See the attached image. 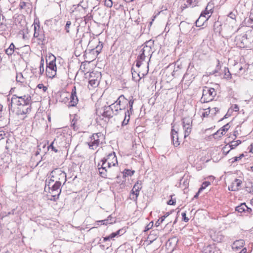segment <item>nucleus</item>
<instances>
[{
	"mask_svg": "<svg viewBox=\"0 0 253 253\" xmlns=\"http://www.w3.org/2000/svg\"><path fill=\"white\" fill-rule=\"evenodd\" d=\"M124 102L126 103L127 100L124 95H121L115 103L109 106L104 107L102 116L104 117L111 118L114 115H117L120 111L125 109V107L123 108L121 107V102Z\"/></svg>",
	"mask_w": 253,
	"mask_h": 253,
	"instance_id": "f257e3e1",
	"label": "nucleus"
},
{
	"mask_svg": "<svg viewBox=\"0 0 253 253\" xmlns=\"http://www.w3.org/2000/svg\"><path fill=\"white\" fill-rule=\"evenodd\" d=\"M101 163V167L98 168V171L101 177H106L108 169L112 166H115L118 164L115 152L109 154L106 158L102 159Z\"/></svg>",
	"mask_w": 253,
	"mask_h": 253,
	"instance_id": "f03ea898",
	"label": "nucleus"
},
{
	"mask_svg": "<svg viewBox=\"0 0 253 253\" xmlns=\"http://www.w3.org/2000/svg\"><path fill=\"white\" fill-rule=\"evenodd\" d=\"M216 95V91L213 88L204 86L203 89V95L200 99L202 103H207L214 99Z\"/></svg>",
	"mask_w": 253,
	"mask_h": 253,
	"instance_id": "7ed1b4c3",
	"label": "nucleus"
},
{
	"mask_svg": "<svg viewBox=\"0 0 253 253\" xmlns=\"http://www.w3.org/2000/svg\"><path fill=\"white\" fill-rule=\"evenodd\" d=\"M50 176L51 178L49 180L51 182L59 181L61 183L63 182L64 184L66 181V173L60 169L53 170L50 173Z\"/></svg>",
	"mask_w": 253,
	"mask_h": 253,
	"instance_id": "20e7f679",
	"label": "nucleus"
},
{
	"mask_svg": "<svg viewBox=\"0 0 253 253\" xmlns=\"http://www.w3.org/2000/svg\"><path fill=\"white\" fill-rule=\"evenodd\" d=\"M90 141L88 143L89 147L94 150L99 146L100 144L102 143V141L104 139L103 134L101 132L93 134L90 137Z\"/></svg>",
	"mask_w": 253,
	"mask_h": 253,
	"instance_id": "39448f33",
	"label": "nucleus"
},
{
	"mask_svg": "<svg viewBox=\"0 0 253 253\" xmlns=\"http://www.w3.org/2000/svg\"><path fill=\"white\" fill-rule=\"evenodd\" d=\"M46 74L47 77L50 78H54L56 75L57 70L56 57L53 55L49 63H47V60H46Z\"/></svg>",
	"mask_w": 253,
	"mask_h": 253,
	"instance_id": "423d86ee",
	"label": "nucleus"
},
{
	"mask_svg": "<svg viewBox=\"0 0 253 253\" xmlns=\"http://www.w3.org/2000/svg\"><path fill=\"white\" fill-rule=\"evenodd\" d=\"M13 101H14L13 103L14 104L17 105V108H18V107L20 108V106L23 107V106L31 105L33 102L31 97L29 94L24 95L20 96L16 95V99Z\"/></svg>",
	"mask_w": 253,
	"mask_h": 253,
	"instance_id": "0eeeda50",
	"label": "nucleus"
},
{
	"mask_svg": "<svg viewBox=\"0 0 253 253\" xmlns=\"http://www.w3.org/2000/svg\"><path fill=\"white\" fill-rule=\"evenodd\" d=\"M151 41H148L145 43L143 48L140 51V55L138 56L139 59L144 60L145 57L149 56H150V58H151L153 53L151 51Z\"/></svg>",
	"mask_w": 253,
	"mask_h": 253,
	"instance_id": "6e6552de",
	"label": "nucleus"
},
{
	"mask_svg": "<svg viewBox=\"0 0 253 253\" xmlns=\"http://www.w3.org/2000/svg\"><path fill=\"white\" fill-rule=\"evenodd\" d=\"M101 73L98 72H92L89 75V84L93 87L97 86L101 78Z\"/></svg>",
	"mask_w": 253,
	"mask_h": 253,
	"instance_id": "1a4fd4ad",
	"label": "nucleus"
},
{
	"mask_svg": "<svg viewBox=\"0 0 253 253\" xmlns=\"http://www.w3.org/2000/svg\"><path fill=\"white\" fill-rule=\"evenodd\" d=\"M34 31V37L37 38L38 40L41 42L42 44H44L47 42V41L44 34V32L40 29L39 25L37 26L35 25Z\"/></svg>",
	"mask_w": 253,
	"mask_h": 253,
	"instance_id": "9d476101",
	"label": "nucleus"
},
{
	"mask_svg": "<svg viewBox=\"0 0 253 253\" xmlns=\"http://www.w3.org/2000/svg\"><path fill=\"white\" fill-rule=\"evenodd\" d=\"M53 182H51L49 180L47 184L50 189L49 193L51 194H57L60 190V187H61V183L59 181H56L52 185L51 183Z\"/></svg>",
	"mask_w": 253,
	"mask_h": 253,
	"instance_id": "9b49d317",
	"label": "nucleus"
},
{
	"mask_svg": "<svg viewBox=\"0 0 253 253\" xmlns=\"http://www.w3.org/2000/svg\"><path fill=\"white\" fill-rule=\"evenodd\" d=\"M172 128L170 131L171 139L174 147H177L180 144V142L178 141V132L174 128V125L172 123L171 124Z\"/></svg>",
	"mask_w": 253,
	"mask_h": 253,
	"instance_id": "f8f14e48",
	"label": "nucleus"
},
{
	"mask_svg": "<svg viewBox=\"0 0 253 253\" xmlns=\"http://www.w3.org/2000/svg\"><path fill=\"white\" fill-rule=\"evenodd\" d=\"M78 101L79 100L77 96L76 87L75 86H74L72 89L71 93L70 95V106H76L78 102Z\"/></svg>",
	"mask_w": 253,
	"mask_h": 253,
	"instance_id": "ddd939ff",
	"label": "nucleus"
},
{
	"mask_svg": "<svg viewBox=\"0 0 253 253\" xmlns=\"http://www.w3.org/2000/svg\"><path fill=\"white\" fill-rule=\"evenodd\" d=\"M210 236L213 241L217 243L221 242L223 239V236L219 232L211 231Z\"/></svg>",
	"mask_w": 253,
	"mask_h": 253,
	"instance_id": "4468645a",
	"label": "nucleus"
},
{
	"mask_svg": "<svg viewBox=\"0 0 253 253\" xmlns=\"http://www.w3.org/2000/svg\"><path fill=\"white\" fill-rule=\"evenodd\" d=\"M242 182L240 179H235L232 183V184L228 187V189L230 191H236L239 189Z\"/></svg>",
	"mask_w": 253,
	"mask_h": 253,
	"instance_id": "2eb2a0df",
	"label": "nucleus"
},
{
	"mask_svg": "<svg viewBox=\"0 0 253 253\" xmlns=\"http://www.w3.org/2000/svg\"><path fill=\"white\" fill-rule=\"evenodd\" d=\"M17 114L18 115L28 114L31 112V105H29L28 106H23V107L20 106V108L18 107V108H17Z\"/></svg>",
	"mask_w": 253,
	"mask_h": 253,
	"instance_id": "dca6fc26",
	"label": "nucleus"
},
{
	"mask_svg": "<svg viewBox=\"0 0 253 253\" xmlns=\"http://www.w3.org/2000/svg\"><path fill=\"white\" fill-rule=\"evenodd\" d=\"M93 42L98 43V44L95 46V48L90 49L91 52L93 54L96 53V54L97 55L101 52L103 47V44L100 41H94Z\"/></svg>",
	"mask_w": 253,
	"mask_h": 253,
	"instance_id": "f3484780",
	"label": "nucleus"
},
{
	"mask_svg": "<svg viewBox=\"0 0 253 253\" xmlns=\"http://www.w3.org/2000/svg\"><path fill=\"white\" fill-rule=\"evenodd\" d=\"M16 99V95H12L11 100L10 101L9 98H7V100L9 102L8 104V107L9 109V111H11L12 112H14L15 111V109H17V105L14 104L13 102L14 101L13 100H15Z\"/></svg>",
	"mask_w": 253,
	"mask_h": 253,
	"instance_id": "a211bd4d",
	"label": "nucleus"
},
{
	"mask_svg": "<svg viewBox=\"0 0 253 253\" xmlns=\"http://www.w3.org/2000/svg\"><path fill=\"white\" fill-rule=\"evenodd\" d=\"M208 20V17L204 15V14H201L199 18L196 21L195 24L197 27L204 26L205 22Z\"/></svg>",
	"mask_w": 253,
	"mask_h": 253,
	"instance_id": "6ab92c4d",
	"label": "nucleus"
},
{
	"mask_svg": "<svg viewBox=\"0 0 253 253\" xmlns=\"http://www.w3.org/2000/svg\"><path fill=\"white\" fill-rule=\"evenodd\" d=\"M212 8L213 6L212 4L208 3L205 10L202 12L201 14H204V15L208 17L209 19L213 12Z\"/></svg>",
	"mask_w": 253,
	"mask_h": 253,
	"instance_id": "aec40b11",
	"label": "nucleus"
},
{
	"mask_svg": "<svg viewBox=\"0 0 253 253\" xmlns=\"http://www.w3.org/2000/svg\"><path fill=\"white\" fill-rule=\"evenodd\" d=\"M15 48L14 44L13 43H11L8 48L5 50V52L7 55L11 56L14 53V49Z\"/></svg>",
	"mask_w": 253,
	"mask_h": 253,
	"instance_id": "412c9836",
	"label": "nucleus"
},
{
	"mask_svg": "<svg viewBox=\"0 0 253 253\" xmlns=\"http://www.w3.org/2000/svg\"><path fill=\"white\" fill-rule=\"evenodd\" d=\"M244 245V241L243 240H237L233 243V249H235L238 250V249H240L241 247H243Z\"/></svg>",
	"mask_w": 253,
	"mask_h": 253,
	"instance_id": "4be33fe9",
	"label": "nucleus"
},
{
	"mask_svg": "<svg viewBox=\"0 0 253 253\" xmlns=\"http://www.w3.org/2000/svg\"><path fill=\"white\" fill-rule=\"evenodd\" d=\"M248 207L245 203L241 204L236 208V211L240 213L246 211Z\"/></svg>",
	"mask_w": 253,
	"mask_h": 253,
	"instance_id": "5701e85b",
	"label": "nucleus"
},
{
	"mask_svg": "<svg viewBox=\"0 0 253 253\" xmlns=\"http://www.w3.org/2000/svg\"><path fill=\"white\" fill-rule=\"evenodd\" d=\"M204 253H214V247L212 245H208L203 249Z\"/></svg>",
	"mask_w": 253,
	"mask_h": 253,
	"instance_id": "b1692460",
	"label": "nucleus"
},
{
	"mask_svg": "<svg viewBox=\"0 0 253 253\" xmlns=\"http://www.w3.org/2000/svg\"><path fill=\"white\" fill-rule=\"evenodd\" d=\"M125 116L122 122V126L126 125L128 124L130 119V113H129V111H126L125 113Z\"/></svg>",
	"mask_w": 253,
	"mask_h": 253,
	"instance_id": "393cba45",
	"label": "nucleus"
},
{
	"mask_svg": "<svg viewBox=\"0 0 253 253\" xmlns=\"http://www.w3.org/2000/svg\"><path fill=\"white\" fill-rule=\"evenodd\" d=\"M192 126L183 125V129H184V137L188 136L191 131Z\"/></svg>",
	"mask_w": 253,
	"mask_h": 253,
	"instance_id": "a878e982",
	"label": "nucleus"
},
{
	"mask_svg": "<svg viewBox=\"0 0 253 253\" xmlns=\"http://www.w3.org/2000/svg\"><path fill=\"white\" fill-rule=\"evenodd\" d=\"M79 119L80 117L78 116V115L77 114L74 115V118L72 121V125L74 126V129L76 126L78 125V121L79 120Z\"/></svg>",
	"mask_w": 253,
	"mask_h": 253,
	"instance_id": "bb28decb",
	"label": "nucleus"
},
{
	"mask_svg": "<svg viewBox=\"0 0 253 253\" xmlns=\"http://www.w3.org/2000/svg\"><path fill=\"white\" fill-rule=\"evenodd\" d=\"M112 217L111 215L109 216L107 219L99 220L98 221L99 222H100L101 224L102 225H107L108 224H112L113 223V221H111Z\"/></svg>",
	"mask_w": 253,
	"mask_h": 253,
	"instance_id": "cd10ccee",
	"label": "nucleus"
},
{
	"mask_svg": "<svg viewBox=\"0 0 253 253\" xmlns=\"http://www.w3.org/2000/svg\"><path fill=\"white\" fill-rule=\"evenodd\" d=\"M126 100H127L126 99ZM124 103H125V102H123ZM133 103H134V100L131 99H130L128 101V100H127V102L126 103V104H127V105H128V107H129V110H127L126 111H129V113H131L133 111Z\"/></svg>",
	"mask_w": 253,
	"mask_h": 253,
	"instance_id": "c85d7f7f",
	"label": "nucleus"
},
{
	"mask_svg": "<svg viewBox=\"0 0 253 253\" xmlns=\"http://www.w3.org/2000/svg\"><path fill=\"white\" fill-rule=\"evenodd\" d=\"M141 182L137 181L133 186V190H135V192H139V191L142 189Z\"/></svg>",
	"mask_w": 253,
	"mask_h": 253,
	"instance_id": "c756f323",
	"label": "nucleus"
},
{
	"mask_svg": "<svg viewBox=\"0 0 253 253\" xmlns=\"http://www.w3.org/2000/svg\"><path fill=\"white\" fill-rule=\"evenodd\" d=\"M157 232H158V231H151V232L150 233L148 236V238L152 240V241L155 240L158 236Z\"/></svg>",
	"mask_w": 253,
	"mask_h": 253,
	"instance_id": "7c9ffc66",
	"label": "nucleus"
},
{
	"mask_svg": "<svg viewBox=\"0 0 253 253\" xmlns=\"http://www.w3.org/2000/svg\"><path fill=\"white\" fill-rule=\"evenodd\" d=\"M192 121L189 118H185L183 119V125L192 126Z\"/></svg>",
	"mask_w": 253,
	"mask_h": 253,
	"instance_id": "2f4dec72",
	"label": "nucleus"
},
{
	"mask_svg": "<svg viewBox=\"0 0 253 253\" xmlns=\"http://www.w3.org/2000/svg\"><path fill=\"white\" fill-rule=\"evenodd\" d=\"M200 1V0H187V2L192 7H194L198 5Z\"/></svg>",
	"mask_w": 253,
	"mask_h": 253,
	"instance_id": "473e14b6",
	"label": "nucleus"
},
{
	"mask_svg": "<svg viewBox=\"0 0 253 253\" xmlns=\"http://www.w3.org/2000/svg\"><path fill=\"white\" fill-rule=\"evenodd\" d=\"M134 173V170H131L130 169H125L123 172V176L126 177L127 176H131Z\"/></svg>",
	"mask_w": 253,
	"mask_h": 253,
	"instance_id": "72a5a7b5",
	"label": "nucleus"
},
{
	"mask_svg": "<svg viewBox=\"0 0 253 253\" xmlns=\"http://www.w3.org/2000/svg\"><path fill=\"white\" fill-rule=\"evenodd\" d=\"M224 78L227 80L231 78V74L228 68H224Z\"/></svg>",
	"mask_w": 253,
	"mask_h": 253,
	"instance_id": "f704fd0d",
	"label": "nucleus"
},
{
	"mask_svg": "<svg viewBox=\"0 0 253 253\" xmlns=\"http://www.w3.org/2000/svg\"><path fill=\"white\" fill-rule=\"evenodd\" d=\"M241 44L239 45L240 47H244L246 44V41L247 40V35L245 34L241 38Z\"/></svg>",
	"mask_w": 253,
	"mask_h": 253,
	"instance_id": "c9c22d12",
	"label": "nucleus"
},
{
	"mask_svg": "<svg viewBox=\"0 0 253 253\" xmlns=\"http://www.w3.org/2000/svg\"><path fill=\"white\" fill-rule=\"evenodd\" d=\"M211 183L209 181H205L203 182L201 187L199 189V192H201L203 189L207 187Z\"/></svg>",
	"mask_w": 253,
	"mask_h": 253,
	"instance_id": "e433bc0d",
	"label": "nucleus"
},
{
	"mask_svg": "<svg viewBox=\"0 0 253 253\" xmlns=\"http://www.w3.org/2000/svg\"><path fill=\"white\" fill-rule=\"evenodd\" d=\"M61 192V190H60L57 194H53L54 195H52V198L50 200L54 202L56 201L59 198Z\"/></svg>",
	"mask_w": 253,
	"mask_h": 253,
	"instance_id": "4c0bfd02",
	"label": "nucleus"
},
{
	"mask_svg": "<svg viewBox=\"0 0 253 253\" xmlns=\"http://www.w3.org/2000/svg\"><path fill=\"white\" fill-rule=\"evenodd\" d=\"M139 194V192H135V194H130L129 198L131 200L136 202L137 199V197Z\"/></svg>",
	"mask_w": 253,
	"mask_h": 253,
	"instance_id": "58836bf2",
	"label": "nucleus"
},
{
	"mask_svg": "<svg viewBox=\"0 0 253 253\" xmlns=\"http://www.w3.org/2000/svg\"><path fill=\"white\" fill-rule=\"evenodd\" d=\"M229 128H230V125L229 124H227L225 125H224L222 127V129L221 130V134L222 135H224V132L227 131L229 129Z\"/></svg>",
	"mask_w": 253,
	"mask_h": 253,
	"instance_id": "ea45409f",
	"label": "nucleus"
},
{
	"mask_svg": "<svg viewBox=\"0 0 253 253\" xmlns=\"http://www.w3.org/2000/svg\"><path fill=\"white\" fill-rule=\"evenodd\" d=\"M16 81L18 82H20L21 83L24 82V79L23 77V75L21 73L17 74L16 76Z\"/></svg>",
	"mask_w": 253,
	"mask_h": 253,
	"instance_id": "a19ab883",
	"label": "nucleus"
},
{
	"mask_svg": "<svg viewBox=\"0 0 253 253\" xmlns=\"http://www.w3.org/2000/svg\"><path fill=\"white\" fill-rule=\"evenodd\" d=\"M220 110V108L218 107H214L210 110L211 112V114L212 115H216V113H217Z\"/></svg>",
	"mask_w": 253,
	"mask_h": 253,
	"instance_id": "79ce46f5",
	"label": "nucleus"
},
{
	"mask_svg": "<svg viewBox=\"0 0 253 253\" xmlns=\"http://www.w3.org/2000/svg\"><path fill=\"white\" fill-rule=\"evenodd\" d=\"M104 4L108 7H111L113 5V2L112 0H105Z\"/></svg>",
	"mask_w": 253,
	"mask_h": 253,
	"instance_id": "37998d69",
	"label": "nucleus"
},
{
	"mask_svg": "<svg viewBox=\"0 0 253 253\" xmlns=\"http://www.w3.org/2000/svg\"><path fill=\"white\" fill-rule=\"evenodd\" d=\"M236 16L235 13L232 12H230L228 15V17L231 18L234 22L236 21Z\"/></svg>",
	"mask_w": 253,
	"mask_h": 253,
	"instance_id": "c03bdc74",
	"label": "nucleus"
},
{
	"mask_svg": "<svg viewBox=\"0 0 253 253\" xmlns=\"http://www.w3.org/2000/svg\"><path fill=\"white\" fill-rule=\"evenodd\" d=\"M71 25V21H68L66 22V25L65 27V29L66 30V33H69V32H70L69 29H70V27Z\"/></svg>",
	"mask_w": 253,
	"mask_h": 253,
	"instance_id": "a18cd8bd",
	"label": "nucleus"
},
{
	"mask_svg": "<svg viewBox=\"0 0 253 253\" xmlns=\"http://www.w3.org/2000/svg\"><path fill=\"white\" fill-rule=\"evenodd\" d=\"M37 87L39 89H42L44 92H45L47 89V87L46 86H44L42 84H39Z\"/></svg>",
	"mask_w": 253,
	"mask_h": 253,
	"instance_id": "49530a36",
	"label": "nucleus"
},
{
	"mask_svg": "<svg viewBox=\"0 0 253 253\" xmlns=\"http://www.w3.org/2000/svg\"><path fill=\"white\" fill-rule=\"evenodd\" d=\"M238 145V144L236 143L235 141H232L231 142V144L229 145V147H230V149H233L236 148Z\"/></svg>",
	"mask_w": 253,
	"mask_h": 253,
	"instance_id": "de8ad7c7",
	"label": "nucleus"
},
{
	"mask_svg": "<svg viewBox=\"0 0 253 253\" xmlns=\"http://www.w3.org/2000/svg\"><path fill=\"white\" fill-rule=\"evenodd\" d=\"M182 217V220L185 221V222H188L189 219L186 217V212H183L181 214Z\"/></svg>",
	"mask_w": 253,
	"mask_h": 253,
	"instance_id": "09e8293b",
	"label": "nucleus"
},
{
	"mask_svg": "<svg viewBox=\"0 0 253 253\" xmlns=\"http://www.w3.org/2000/svg\"><path fill=\"white\" fill-rule=\"evenodd\" d=\"M120 231H121V230H118L117 231H116L115 232L112 233L110 235V236L111 239H112L113 238H114V237H115L117 235H119L120 233Z\"/></svg>",
	"mask_w": 253,
	"mask_h": 253,
	"instance_id": "8fccbe9b",
	"label": "nucleus"
},
{
	"mask_svg": "<svg viewBox=\"0 0 253 253\" xmlns=\"http://www.w3.org/2000/svg\"><path fill=\"white\" fill-rule=\"evenodd\" d=\"M54 143V141H53L51 143V144L48 146V149L50 148L52 149V151H53L56 153L58 152V150L53 146Z\"/></svg>",
	"mask_w": 253,
	"mask_h": 253,
	"instance_id": "3c124183",
	"label": "nucleus"
},
{
	"mask_svg": "<svg viewBox=\"0 0 253 253\" xmlns=\"http://www.w3.org/2000/svg\"><path fill=\"white\" fill-rule=\"evenodd\" d=\"M172 196H171V199L168 201L167 204L169 205H174L175 204V200H173L172 198Z\"/></svg>",
	"mask_w": 253,
	"mask_h": 253,
	"instance_id": "603ef678",
	"label": "nucleus"
},
{
	"mask_svg": "<svg viewBox=\"0 0 253 253\" xmlns=\"http://www.w3.org/2000/svg\"><path fill=\"white\" fill-rule=\"evenodd\" d=\"M143 61H144V60H141V59H139L138 57H137V60H136V66L137 67H138V68L140 67L141 65V62Z\"/></svg>",
	"mask_w": 253,
	"mask_h": 253,
	"instance_id": "864d4df0",
	"label": "nucleus"
},
{
	"mask_svg": "<svg viewBox=\"0 0 253 253\" xmlns=\"http://www.w3.org/2000/svg\"><path fill=\"white\" fill-rule=\"evenodd\" d=\"M230 160L231 161V163L232 164H233V163H234L235 162L239 161V160H240V158L239 157H235L230 159Z\"/></svg>",
	"mask_w": 253,
	"mask_h": 253,
	"instance_id": "5fc2aeb1",
	"label": "nucleus"
},
{
	"mask_svg": "<svg viewBox=\"0 0 253 253\" xmlns=\"http://www.w3.org/2000/svg\"><path fill=\"white\" fill-rule=\"evenodd\" d=\"M26 5V2L24 1H21L19 3V7L20 9H24Z\"/></svg>",
	"mask_w": 253,
	"mask_h": 253,
	"instance_id": "6e6d98bb",
	"label": "nucleus"
},
{
	"mask_svg": "<svg viewBox=\"0 0 253 253\" xmlns=\"http://www.w3.org/2000/svg\"><path fill=\"white\" fill-rule=\"evenodd\" d=\"M131 72H132V79L133 80H134V79L135 78L136 76L139 77V74L137 73L135 71H133V69H131Z\"/></svg>",
	"mask_w": 253,
	"mask_h": 253,
	"instance_id": "4d7b16f0",
	"label": "nucleus"
},
{
	"mask_svg": "<svg viewBox=\"0 0 253 253\" xmlns=\"http://www.w3.org/2000/svg\"><path fill=\"white\" fill-rule=\"evenodd\" d=\"M207 109L209 110L207 111H206L205 112H204L202 114V115L204 117H208L211 112V111L210 110V108H208Z\"/></svg>",
	"mask_w": 253,
	"mask_h": 253,
	"instance_id": "13d9d810",
	"label": "nucleus"
},
{
	"mask_svg": "<svg viewBox=\"0 0 253 253\" xmlns=\"http://www.w3.org/2000/svg\"><path fill=\"white\" fill-rule=\"evenodd\" d=\"M217 64L216 65V68L215 69V70H217V71L219 72V71L221 68V66L220 65V61L219 60H217Z\"/></svg>",
	"mask_w": 253,
	"mask_h": 253,
	"instance_id": "bf43d9fd",
	"label": "nucleus"
},
{
	"mask_svg": "<svg viewBox=\"0 0 253 253\" xmlns=\"http://www.w3.org/2000/svg\"><path fill=\"white\" fill-rule=\"evenodd\" d=\"M218 73H219V72L217 71V70H215V69H214L212 72L210 73V74L211 75H215V76H218L219 74H218V75L217 74Z\"/></svg>",
	"mask_w": 253,
	"mask_h": 253,
	"instance_id": "052dcab7",
	"label": "nucleus"
},
{
	"mask_svg": "<svg viewBox=\"0 0 253 253\" xmlns=\"http://www.w3.org/2000/svg\"><path fill=\"white\" fill-rule=\"evenodd\" d=\"M233 110L235 112L238 111L239 110V108L238 105L234 104L233 106Z\"/></svg>",
	"mask_w": 253,
	"mask_h": 253,
	"instance_id": "680f3d73",
	"label": "nucleus"
},
{
	"mask_svg": "<svg viewBox=\"0 0 253 253\" xmlns=\"http://www.w3.org/2000/svg\"><path fill=\"white\" fill-rule=\"evenodd\" d=\"M5 135V133H4V131L3 130H0V140L3 139Z\"/></svg>",
	"mask_w": 253,
	"mask_h": 253,
	"instance_id": "e2e57ef3",
	"label": "nucleus"
},
{
	"mask_svg": "<svg viewBox=\"0 0 253 253\" xmlns=\"http://www.w3.org/2000/svg\"><path fill=\"white\" fill-rule=\"evenodd\" d=\"M111 239V238L110 235H109L108 236H106V237L103 238V241L106 242L107 241H110Z\"/></svg>",
	"mask_w": 253,
	"mask_h": 253,
	"instance_id": "0e129e2a",
	"label": "nucleus"
},
{
	"mask_svg": "<svg viewBox=\"0 0 253 253\" xmlns=\"http://www.w3.org/2000/svg\"><path fill=\"white\" fill-rule=\"evenodd\" d=\"M43 65H44V60H43V58L42 57L41 61H40V67H41L42 68H44L43 67Z\"/></svg>",
	"mask_w": 253,
	"mask_h": 253,
	"instance_id": "69168bd1",
	"label": "nucleus"
},
{
	"mask_svg": "<svg viewBox=\"0 0 253 253\" xmlns=\"http://www.w3.org/2000/svg\"><path fill=\"white\" fill-rule=\"evenodd\" d=\"M249 148L250 149L249 151L253 153V143L250 145Z\"/></svg>",
	"mask_w": 253,
	"mask_h": 253,
	"instance_id": "338daca9",
	"label": "nucleus"
},
{
	"mask_svg": "<svg viewBox=\"0 0 253 253\" xmlns=\"http://www.w3.org/2000/svg\"><path fill=\"white\" fill-rule=\"evenodd\" d=\"M247 253V249L246 248H244V249H243L242 250V251L241 252H240L238 253Z\"/></svg>",
	"mask_w": 253,
	"mask_h": 253,
	"instance_id": "774afa93",
	"label": "nucleus"
}]
</instances>
